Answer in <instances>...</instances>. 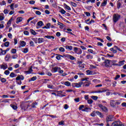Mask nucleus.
Returning <instances> with one entry per match:
<instances>
[{"label":"nucleus","mask_w":126,"mask_h":126,"mask_svg":"<svg viewBox=\"0 0 126 126\" xmlns=\"http://www.w3.org/2000/svg\"><path fill=\"white\" fill-rule=\"evenodd\" d=\"M30 31L32 35H37V32H36L33 29H31Z\"/></svg>","instance_id":"26"},{"label":"nucleus","mask_w":126,"mask_h":126,"mask_svg":"<svg viewBox=\"0 0 126 126\" xmlns=\"http://www.w3.org/2000/svg\"><path fill=\"white\" fill-rule=\"evenodd\" d=\"M106 122L107 123H109V122H114V116L109 115L106 118Z\"/></svg>","instance_id":"5"},{"label":"nucleus","mask_w":126,"mask_h":126,"mask_svg":"<svg viewBox=\"0 0 126 126\" xmlns=\"http://www.w3.org/2000/svg\"><path fill=\"white\" fill-rule=\"evenodd\" d=\"M14 3H12L10 5V7L11 9V10H14Z\"/></svg>","instance_id":"42"},{"label":"nucleus","mask_w":126,"mask_h":126,"mask_svg":"<svg viewBox=\"0 0 126 126\" xmlns=\"http://www.w3.org/2000/svg\"><path fill=\"white\" fill-rule=\"evenodd\" d=\"M47 87L49 88V89H55V87L52 85H47Z\"/></svg>","instance_id":"39"},{"label":"nucleus","mask_w":126,"mask_h":126,"mask_svg":"<svg viewBox=\"0 0 126 126\" xmlns=\"http://www.w3.org/2000/svg\"><path fill=\"white\" fill-rule=\"evenodd\" d=\"M37 79L36 76H33L31 78V80H30L29 81H35Z\"/></svg>","instance_id":"43"},{"label":"nucleus","mask_w":126,"mask_h":126,"mask_svg":"<svg viewBox=\"0 0 126 126\" xmlns=\"http://www.w3.org/2000/svg\"><path fill=\"white\" fill-rule=\"evenodd\" d=\"M96 114L100 117V118H103V114L99 111H96Z\"/></svg>","instance_id":"28"},{"label":"nucleus","mask_w":126,"mask_h":126,"mask_svg":"<svg viewBox=\"0 0 126 126\" xmlns=\"http://www.w3.org/2000/svg\"><path fill=\"white\" fill-rule=\"evenodd\" d=\"M8 37L10 38V39H12V34L10 33H8Z\"/></svg>","instance_id":"63"},{"label":"nucleus","mask_w":126,"mask_h":126,"mask_svg":"<svg viewBox=\"0 0 126 126\" xmlns=\"http://www.w3.org/2000/svg\"><path fill=\"white\" fill-rule=\"evenodd\" d=\"M36 106H37V102L33 103L32 104V108H36Z\"/></svg>","instance_id":"47"},{"label":"nucleus","mask_w":126,"mask_h":126,"mask_svg":"<svg viewBox=\"0 0 126 126\" xmlns=\"http://www.w3.org/2000/svg\"><path fill=\"white\" fill-rule=\"evenodd\" d=\"M65 48L67 50H70V51H71L72 50V46H68L66 45L65 46Z\"/></svg>","instance_id":"34"},{"label":"nucleus","mask_w":126,"mask_h":126,"mask_svg":"<svg viewBox=\"0 0 126 126\" xmlns=\"http://www.w3.org/2000/svg\"><path fill=\"white\" fill-rule=\"evenodd\" d=\"M11 53L12 54H16V49H12L11 50Z\"/></svg>","instance_id":"48"},{"label":"nucleus","mask_w":126,"mask_h":126,"mask_svg":"<svg viewBox=\"0 0 126 126\" xmlns=\"http://www.w3.org/2000/svg\"><path fill=\"white\" fill-rule=\"evenodd\" d=\"M58 24V25H59L60 26H61L60 27V28L61 29H63V23H61L60 22H58V24Z\"/></svg>","instance_id":"30"},{"label":"nucleus","mask_w":126,"mask_h":126,"mask_svg":"<svg viewBox=\"0 0 126 126\" xmlns=\"http://www.w3.org/2000/svg\"><path fill=\"white\" fill-rule=\"evenodd\" d=\"M74 52L77 55H81L82 54V50L81 49L77 47H74Z\"/></svg>","instance_id":"2"},{"label":"nucleus","mask_w":126,"mask_h":126,"mask_svg":"<svg viewBox=\"0 0 126 126\" xmlns=\"http://www.w3.org/2000/svg\"><path fill=\"white\" fill-rule=\"evenodd\" d=\"M64 121H61V122H60L59 123V125L60 126H63V124H64Z\"/></svg>","instance_id":"61"},{"label":"nucleus","mask_w":126,"mask_h":126,"mask_svg":"<svg viewBox=\"0 0 126 126\" xmlns=\"http://www.w3.org/2000/svg\"><path fill=\"white\" fill-rule=\"evenodd\" d=\"M86 58L87 60H92L93 59V56L91 54H88L86 55Z\"/></svg>","instance_id":"14"},{"label":"nucleus","mask_w":126,"mask_h":126,"mask_svg":"<svg viewBox=\"0 0 126 126\" xmlns=\"http://www.w3.org/2000/svg\"><path fill=\"white\" fill-rule=\"evenodd\" d=\"M3 12L4 13V14H7V13H8V12H9V10H7V9H4L3 11Z\"/></svg>","instance_id":"59"},{"label":"nucleus","mask_w":126,"mask_h":126,"mask_svg":"<svg viewBox=\"0 0 126 126\" xmlns=\"http://www.w3.org/2000/svg\"><path fill=\"white\" fill-rule=\"evenodd\" d=\"M58 69H59L60 70H61V67L56 66L55 67L52 68V70L54 71V72H57V71H58Z\"/></svg>","instance_id":"16"},{"label":"nucleus","mask_w":126,"mask_h":126,"mask_svg":"<svg viewBox=\"0 0 126 126\" xmlns=\"http://www.w3.org/2000/svg\"><path fill=\"white\" fill-rule=\"evenodd\" d=\"M9 50H10V48H8L6 50H4V54L5 55V54H6V52H8V51H9Z\"/></svg>","instance_id":"62"},{"label":"nucleus","mask_w":126,"mask_h":126,"mask_svg":"<svg viewBox=\"0 0 126 126\" xmlns=\"http://www.w3.org/2000/svg\"><path fill=\"white\" fill-rule=\"evenodd\" d=\"M120 18H121V16L120 15L118 14H115L113 17V20L114 22L116 23V22H117V21H118Z\"/></svg>","instance_id":"1"},{"label":"nucleus","mask_w":126,"mask_h":126,"mask_svg":"<svg viewBox=\"0 0 126 126\" xmlns=\"http://www.w3.org/2000/svg\"><path fill=\"white\" fill-rule=\"evenodd\" d=\"M120 77H121V75H117L115 77V78H114L115 80H118V79H119V78H120Z\"/></svg>","instance_id":"56"},{"label":"nucleus","mask_w":126,"mask_h":126,"mask_svg":"<svg viewBox=\"0 0 126 126\" xmlns=\"http://www.w3.org/2000/svg\"><path fill=\"white\" fill-rule=\"evenodd\" d=\"M32 41H34L35 44H37V43H38V38L37 37L32 38Z\"/></svg>","instance_id":"36"},{"label":"nucleus","mask_w":126,"mask_h":126,"mask_svg":"<svg viewBox=\"0 0 126 126\" xmlns=\"http://www.w3.org/2000/svg\"><path fill=\"white\" fill-rule=\"evenodd\" d=\"M10 77H11L12 78H13V77H16L17 76V74H15L13 72H11L10 74L9 75Z\"/></svg>","instance_id":"23"},{"label":"nucleus","mask_w":126,"mask_h":126,"mask_svg":"<svg viewBox=\"0 0 126 126\" xmlns=\"http://www.w3.org/2000/svg\"><path fill=\"white\" fill-rule=\"evenodd\" d=\"M112 126H125L124 124L122 123L120 121H115L112 123Z\"/></svg>","instance_id":"3"},{"label":"nucleus","mask_w":126,"mask_h":126,"mask_svg":"<svg viewBox=\"0 0 126 126\" xmlns=\"http://www.w3.org/2000/svg\"><path fill=\"white\" fill-rule=\"evenodd\" d=\"M91 97L92 98V99H93V100H94L95 101L98 100V96H97L92 95L91 96Z\"/></svg>","instance_id":"32"},{"label":"nucleus","mask_w":126,"mask_h":126,"mask_svg":"<svg viewBox=\"0 0 126 126\" xmlns=\"http://www.w3.org/2000/svg\"><path fill=\"white\" fill-rule=\"evenodd\" d=\"M98 107H99L100 109H101L103 112H105V113L108 112V108H107L106 106H103L102 104H99Z\"/></svg>","instance_id":"6"},{"label":"nucleus","mask_w":126,"mask_h":126,"mask_svg":"<svg viewBox=\"0 0 126 126\" xmlns=\"http://www.w3.org/2000/svg\"><path fill=\"white\" fill-rule=\"evenodd\" d=\"M83 108H84V105H80V106L79 107V110L80 111H81V110H82V109H83Z\"/></svg>","instance_id":"54"},{"label":"nucleus","mask_w":126,"mask_h":126,"mask_svg":"<svg viewBox=\"0 0 126 126\" xmlns=\"http://www.w3.org/2000/svg\"><path fill=\"white\" fill-rule=\"evenodd\" d=\"M29 51V49H28V48H24V50L23 51V53H24V54H27V52Z\"/></svg>","instance_id":"38"},{"label":"nucleus","mask_w":126,"mask_h":126,"mask_svg":"<svg viewBox=\"0 0 126 126\" xmlns=\"http://www.w3.org/2000/svg\"><path fill=\"white\" fill-rule=\"evenodd\" d=\"M32 66H31L29 68V70L24 71V73H25L26 74H31V73H32V72H33V69H32Z\"/></svg>","instance_id":"7"},{"label":"nucleus","mask_w":126,"mask_h":126,"mask_svg":"<svg viewBox=\"0 0 126 126\" xmlns=\"http://www.w3.org/2000/svg\"><path fill=\"white\" fill-rule=\"evenodd\" d=\"M66 56L67 58H68V59H69L71 61H75V60H76V59H75L74 57L70 55H66Z\"/></svg>","instance_id":"12"},{"label":"nucleus","mask_w":126,"mask_h":126,"mask_svg":"<svg viewBox=\"0 0 126 126\" xmlns=\"http://www.w3.org/2000/svg\"><path fill=\"white\" fill-rule=\"evenodd\" d=\"M89 109H90V108H89L88 107H86V108H85V109H82V112H88V110H89Z\"/></svg>","instance_id":"53"},{"label":"nucleus","mask_w":126,"mask_h":126,"mask_svg":"<svg viewBox=\"0 0 126 126\" xmlns=\"http://www.w3.org/2000/svg\"><path fill=\"white\" fill-rule=\"evenodd\" d=\"M106 91H110V90H103L97 91V93H104L106 92Z\"/></svg>","instance_id":"24"},{"label":"nucleus","mask_w":126,"mask_h":126,"mask_svg":"<svg viewBox=\"0 0 126 126\" xmlns=\"http://www.w3.org/2000/svg\"><path fill=\"white\" fill-rule=\"evenodd\" d=\"M110 104L111 107H116V101L115 100H110Z\"/></svg>","instance_id":"13"},{"label":"nucleus","mask_w":126,"mask_h":126,"mask_svg":"<svg viewBox=\"0 0 126 126\" xmlns=\"http://www.w3.org/2000/svg\"><path fill=\"white\" fill-rule=\"evenodd\" d=\"M44 38H47V39H55V36L52 35H45Z\"/></svg>","instance_id":"22"},{"label":"nucleus","mask_w":126,"mask_h":126,"mask_svg":"<svg viewBox=\"0 0 126 126\" xmlns=\"http://www.w3.org/2000/svg\"><path fill=\"white\" fill-rule=\"evenodd\" d=\"M64 84V85H65L66 86H67L68 87H69V86L71 85V84H70V82L68 81L65 82Z\"/></svg>","instance_id":"31"},{"label":"nucleus","mask_w":126,"mask_h":126,"mask_svg":"<svg viewBox=\"0 0 126 126\" xmlns=\"http://www.w3.org/2000/svg\"><path fill=\"white\" fill-rule=\"evenodd\" d=\"M70 4H71L72 5V6H73L74 7H76L77 4H76V3L72 2V1H71L70 2Z\"/></svg>","instance_id":"41"},{"label":"nucleus","mask_w":126,"mask_h":126,"mask_svg":"<svg viewBox=\"0 0 126 126\" xmlns=\"http://www.w3.org/2000/svg\"><path fill=\"white\" fill-rule=\"evenodd\" d=\"M82 84H83V82H80L78 83H74V87H77V88H79V87H80L82 85Z\"/></svg>","instance_id":"9"},{"label":"nucleus","mask_w":126,"mask_h":126,"mask_svg":"<svg viewBox=\"0 0 126 126\" xmlns=\"http://www.w3.org/2000/svg\"><path fill=\"white\" fill-rule=\"evenodd\" d=\"M4 45L5 47H9V42L6 41V42L4 43Z\"/></svg>","instance_id":"45"},{"label":"nucleus","mask_w":126,"mask_h":126,"mask_svg":"<svg viewBox=\"0 0 126 126\" xmlns=\"http://www.w3.org/2000/svg\"><path fill=\"white\" fill-rule=\"evenodd\" d=\"M4 73L5 74V75H8V74L10 73V72H9L8 70H6L4 71Z\"/></svg>","instance_id":"50"},{"label":"nucleus","mask_w":126,"mask_h":126,"mask_svg":"<svg viewBox=\"0 0 126 126\" xmlns=\"http://www.w3.org/2000/svg\"><path fill=\"white\" fill-rule=\"evenodd\" d=\"M121 5H122V4H121L120 2H119L118 3H117V8L118 9H120V8L121 7Z\"/></svg>","instance_id":"64"},{"label":"nucleus","mask_w":126,"mask_h":126,"mask_svg":"<svg viewBox=\"0 0 126 126\" xmlns=\"http://www.w3.org/2000/svg\"><path fill=\"white\" fill-rule=\"evenodd\" d=\"M9 99H6V100H2L1 102V103H9Z\"/></svg>","instance_id":"51"},{"label":"nucleus","mask_w":126,"mask_h":126,"mask_svg":"<svg viewBox=\"0 0 126 126\" xmlns=\"http://www.w3.org/2000/svg\"><path fill=\"white\" fill-rule=\"evenodd\" d=\"M91 116L92 117H95V116H96V112L93 111L92 113H91Z\"/></svg>","instance_id":"52"},{"label":"nucleus","mask_w":126,"mask_h":126,"mask_svg":"<svg viewBox=\"0 0 126 126\" xmlns=\"http://www.w3.org/2000/svg\"><path fill=\"white\" fill-rule=\"evenodd\" d=\"M17 58H18V56H17V55H13V56H12V59H13V60H15V59H17Z\"/></svg>","instance_id":"57"},{"label":"nucleus","mask_w":126,"mask_h":126,"mask_svg":"<svg viewBox=\"0 0 126 126\" xmlns=\"http://www.w3.org/2000/svg\"><path fill=\"white\" fill-rule=\"evenodd\" d=\"M4 19V16H3V13H1L0 14V21H2V20H3Z\"/></svg>","instance_id":"33"},{"label":"nucleus","mask_w":126,"mask_h":126,"mask_svg":"<svg viewBox=\"0 0 126 126\" xmlns=\"http://www.w3.org/2000/svg\"><path fill=\"white\" fill-rule=\"evenodd\" d=\"M111 60H105L104 62L103 63L104 65H105L106 67H108L110 65V62Z\"/></svg>","instance_id":"8"},{"label":"nucleus","mask_w":126,"mask_h":126,"mask_svg":"<svg viewBox=\"0 0 126 126\" xmlns=\"http://www.w3.org/2000/svg\"><path fill=\"white\" fill-rule=\"evenodd\" d=\"M88 52L90 54H93V55H96V53L92 49H88Z\"/></svg>","instance_id":"27"},{"label":"nucleus","mask_w":126,"mask_h":126,"mask_svg":"<svg viewBox=\"0 0 126 126\" xmlns=\"http://www.w3.org/2000/svg\"><path fill=\"white\" fill-rule=\"evenodd\" d=\"M64 6L65 8H66V9H67V10H71V8H70V7H69L66 4L64 3Z\"/></svg>","instance_id":"25"},{"label":"nucleus","mask_w":126,"mask_h":126,"mask_svg":"<svg viewBox=\"0 0 126 126\" xmlns=\"http://www.w3.org/2000/svg\"><path fill=\"white\" fill-rule=\"evenodd\" d=\"M21 21H22V17H18L17 18V21L16 22V23L18 24V23H19V22H21Z\"/></svg>","instance_id":"21"},{"label":"nucleus","mask_w":126,"mask_h":126,"mask_svg":"<svg viewBox=\"0 0 126 126\" xmlns=\"http://www.w3.org/2000/svg\"><path fill=\"white\" fill-rule=\"evenodd\" d=\"M88 104H92L93 103V100L91 99L88 100Z\"/></svg>","instance_id":"58"},{"label":"nucleus","mask_w":126,"mask_h":126,"mask_svg":"<svg viewBox=\"0 0 126 126\" xmlns=\"http://www.w3.org/2000/svg\"><path fill=\"white\" fill-rule=\"evenodd\" d=\"M4 50H2V49L0 48V56H3L4 55Z\"/></svg>","instance_id":"37"},{"label":"nucleus","mask_w":126,"mask_h":126,"mask_svg":"<svg viewBox=\"0 0 126 126\" xmlns=\"http://www.w3.org/2000/svg\"><path fill=\"white\" fill-rule=\"evenodd\" d=\"M10 106L14 110H16L17 109V106L15 105L11 104Z\"/></svg>","instance_id":"46"},{"label":"nucleus","mask_w":126,"mask_h":126,"mask_svg":"<svg viewBox=\"0 0 126 126\" xmlns=\"http://www.w3.org/2000/svg\"><path fill=\"white\" fill-rule=\"evenodd\" d=\"M103 0V2L101 3L100 6H106V5H107V1H108V0Z\"/></svg>","instance_id":"20"},{"label":"nucleus","mask_w":126,"mask_h":126,"mask_svg":"<svg viewBox=\"0 0 126 126\" xmlns=\"http://www.w3.org/2000/svg\"><path fill=\"white\" fill-rule=\"evenodd\" d=\"M24 80V76L23 75H18V76L16 78V80L18 81V80Z\"/></svg>","instance_id":"11"},{"label":"nucleus","mask_w":126,"mask_h":126,"mask_svg":"<svg viewBox=\"0 0 126 126\" xmlns=\"http://www.w3.org/2000/svg\"><path fill=\"white\" fill-rule=\"evenodd\" d=\"M60 12L62 14H65V13H66V11H65L63 9H62Z\"/></svg>","instance_id":"44"},{"label":"nucleus","mask_w":126,"mask_h":126,"mask_svg":"<svg viewBox=\"0 0 126 126\" xmlns=\"http://www.w3.org/2000/svg\"><path fill=\"white\" fill-rule=\"evenodd\" d=\"M90 83L85 82L84 85H83V86H85V87H88L90 86Z\"/></svg>","instance_id":"35"},{"label":"nucleus","mask_w":126,"mask_h":126,"mask_svg":"<svg viewBox=\"0 0 126 126\" xmlns=\"http://www.w3.org/2000/svg\"><path fill=\"white\" fill-rule=\"evenodd\" d=\"M30 46H31V47H34V42H33V41H32V40L30 41Z\"/></svg>","instance_id":"40"},{"label":"nucleus","mask_w":126,"mask_h":126,"mask_svg":"<svg viewBox=\"0 0 126 126\" xmlns=\"http://www.w3.org/2000/svg\"><path fill=\"white\" fill-rule=\"evenodd\" d=\"M10 58V54H6V56L5 57V61H6V62H8Z\"/></svg>","instance_id":"18"},{"label":"nucleus","mask_w":126,"mask_h":126,"mask_svg":"<svg viewBox=\"0 0 126 126\" xmlns=\"http://www.w3.org/2000/svg\"><path fill=\"white\" fill-rule=\"evenodd\" d=\"M84 13L87 16H91V14L88 12H84Z\"/></svg>","instance_id":"55"},{"label":"nucleus","mask_w":126,"mask_h":126,"mask_svg":"<svg viewBox=\"0 0 126 126\" xmlns=\"http://www.w3.org/2000/svg\"><path fill=\"white\" fill-rule=\"evenodd\" d=\"M125 60L122 61H120L119 62V66H122V65H124L125 64Z\"/></svg>","instance_id":"29"},{"label":"nucleus","mask_w":126,"mask_h":126,"mask_svg":"<svg viewBox=\"0 0 126 126\" xmlns=\"http://www.w3.org/2000/svg\"><path fill=\"white\" fill-rule=\"evenodd\" d=\"M59 51L60 52H62V53H63V52L65 51L64 48L63 47H60L59 48Z\"/></svg>","instance_id":"49"},{"label":"nucleus","mask_w":126,"mask_h":126,"mask_svg":"<svg viewBox=\"0 0 126 126\" xmlns=\"http://www.w3.org/2000/svg\"><path fill=\"white\" fill-rule=\"evenodd\" d=\"M56 59L58 60V61H60V60H62V57H63V56L59 54H56Z\"/></svg>","instance_id":"17"},{"label":"nucleus","mask_w":126,"mask_h":126,"mask_svg":"<svg viewBox=\"0 0 126 126\" xmlns=\"http://www.w3.org/2000/svg\"><path fill=\"white\" fill-rule=\"evenodd\" d=\"M37 25H38V26L42 27V26H44V23H43V21H40L37 23Z\"/></svg>","instance_id":"19"},{"label":"nucleus","mask_w":126,"mask_h":126,"mask_svg":"<svg viewBox=\"0 0 126 126\" xmlns=\"http://www.w3.org/2000/svg\"><path fill=\"white\" fill-rule=\"evenodd\" d=\"M38 44H41V43H44L45 42V39L43 38H39L37 39Z\"/></svg>","instance_id":"15"},{"label":"nucleus","mask_w":126,"mask_h":126,"mask_svg":"<svg viewBox=\"0 0 126 126\" xmlns=\"http://www.w3.org/2000/svg\"><path fill=\"white\" fill-rule=\"evenodd\" d=\"M26 46V42L22 40L20 41V45L19 46V48H21L22 47H25Z\"/></svg>","instance_id":"10"},{"label":"nucleus","mask_w":126,"mask_h":126,"mask_svg":"<svg viewBox=\"0 0 126 126\" xmlns=\"http://www.w3.org/2000/svg\"><path fill=\"white\" fill-rule=\"evenodd\" d=\"M35 14H36V15H41V13L39 11H36Z\"/></svg>","instance_id":"60"},{"label":"nucleus","mask_w":126,"mask_h":126,"mask_svg":"<svg viewBox=\"0 0 126 126\" xmlns=\"http://www.w3.org/2000/svg\"><path fill=\"white\" fill-rule=\"evenodd\" d=\"M8 67V66L7 65V63H3L2 64H0V69H3V70H5L6 68Z\"/></svg>","instance_id":"4"}]
</instances>
